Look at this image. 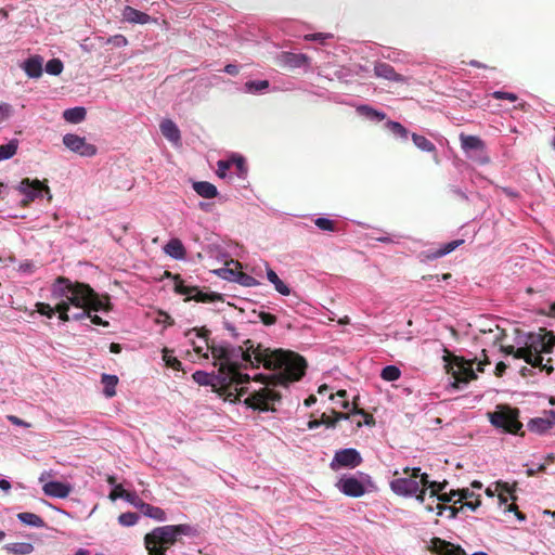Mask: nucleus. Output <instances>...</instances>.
Listing matches in <instances>:
<instances>
[{"label": "nucleus", "instance_id": "obj_52", "mask_svg": "<svg viewBox=\"0 0 555 555\" xmlns=\"http://www.w3.org/2000/svg\"><path fill=\"white\" fill-rule=\"evenodd\" d=\"M436 508L438 509L437 514L442 515L443 511H449L450 518H455L459 514V512L462 509L460 507H456L455 504L453 506H446L444 504L437 503Z\"/></svg>", "mask_w": 555, "mask_h": 555}, {"label": "nucleus", "instance_id": "obj_46", "mask_svg": "<svg viewBox=\"0 0 555 555\" xmlns=\"http://www.w3.org/2000/svg\"><path fill=\"white\" fill-rule=\"evenodd\" d=\"M447 486H448L447 480H444L442 482L431 481L429 483V489H430L429 498L433 499V502H435L436 495L441 493L447 488Z\"/></svg>", "mask_w": 555, "mask_h": 555}, {"label": "nucleus", "instance_id": "obj_24", "mask_svg": "<svg viewBox=\"0 0 555 555\" xmlns=\"http://www.w3.org/2000/svg\"><path fill=\"white\" fill-rule=\"evenodd\" d=\"M411 138L417 149L434 154V159L436 163H438L437 147L431 141H429L426 137L417 133H412Z\"/></svg>", "mask_w": 555, "mask_h": 555}, {"label": "nucleus", "instance_id": "obj_39", "mask_svg": "<svg viewBox=\"0 0 555 555\" xmlns=\"http://www.w3.org/2000/svg\"><path fill=\"white\" fill-rule=\"evenodd\" d=\"M269 88L268 80H250L245 83V89L248 92L256 93L262 92Z\"/></svg>", "mask_w": 555, "mask_h": 555}, {"label": "nucleus", "instance_id": "obj_42", "mask_svg": "<svg viewBox=\"0 0 555 555\" xmlns=\"http://www.w3.org/2000/svg\"><path fill=\"white\" fill-rule=\"evenodd\" d=\"M521 359L525 360L526 363L530 364L532 367L541 369V366L543 364L542 353L527 352L526 351L525 357H521Z\"/></svg>", "mask_w": 555, "mask_h": 555}, {"label": "nucleus", "instance_id": "obj_40", "mask_svg": "<svg viewBox=\"0 0 555 555\" xmlns=\"http://www.w3.org/2000/svg\"><path fill=\"white\" fill-rule=\"evenodd\" d=\"M62 301L55 306L56 312H59V318L63 322H68L70 320V315L68 314L69 306L72 305L68 299L61 298Z\"/></svg>", "mask_w": 555, "mask_h": 555}, {"label": "nucleus", "instance_id": "obj_21", "mask_svg": "<svg viewBox=\"0 0 555 555\" xmlns=\"http://www.w3.org/2000/svg\"><path fill=\"white\" fill-rule=\"evenodd\" d=\"M332 413L334 415L333 417L337 418V422L340 421V420L354 418L356 416H363L365 425L370 426V425H373L375 423L374 417H373L372 414L365 412L362 409H359L354 403H353V409L350 412H348V413L337 412L335 410H333Z\"/></svg>", "mask_w": 555, "mask_h": 555}, {"label": "nucleus", "instance_id": "obj_47", "mask_svg": "<svg viewBox=\"0 0 555 555\" xmlns=\"http://www.w3.org/2000/svg\"><path fill=\"white\" fill-rule=\"evenodd\" d=\"M526 350L527 349H524L522 347L516 349L512 345L501 346L502 352H504L505 354H508V356H513L515 359H521V357H525Z\"/></svg>", "mask_w": 555, "mask_h": 555}, {"label": "nucleus", "instance_id": "obj_28", "mask_svg": "<svg viewBox=\"0 0 555 555\" xmlns=\"http://www.w3.org/2000/svg\"><path fill=\"white\" fill-rule=\"evenodd\" d=\"M87 111L85 107L76 106L65 109L63 118L70 124H79L86 119Z\"/></svg>", "mask_w": 555, "mask_h": 555}, {"label": "nucleus", "instance_id": "obj_22", "mask_svg": "<svg viewBox=\"0 0 555 555\" xmlns=\"http://www.w3.org/2000/svg\"><path fill=\"white\" fill-rule=\"evenodd\" d=\"M280 60L284 65L296 68L307 65L309 57L302 53L283 52L280 55Z\"/></svg>", "mask_w": 555, "mask_h": 555}, {"label": "nucleus", "instance_id": "obj_54", "mask_svg": "<svg viewBox=\"0 0 555 555\" xmlns=\"http://www.w3.org/2000/svg\"><path fill=\"white\" fill-rule=\"evenodd\" d=\"M491 95L496 100H508L511 102H516L518 100V96L512 92L494 91Z\"/></svg>", "mask_w": 555, "mask_h": 555}, {"label": "nucleus", "instance_id": "obj_36", "mask_svg": "<svg viewBox=\"0 0 555 555\" xmlns=\"http://www.w3.org/2000/svg\"><path fill=\"white\" fill-rule=\"evenodd\" d=\"M400 376L401 371L396 365H387L380 372V377L387 382H396Z\"/></svg>", "mask_w": 555, "mask_h": 555}, {"label": "nucleus", "instance_id": "obj_8", "mask_svg": "<svg viewBox=\"0 0 555 555\" xmlns=\"http://www.w3.org/2000/svg\"><path fill=\"white\" fill-rule=\"evenodd\" d=\"M18 190L25 195V198L22 201L24 206H27L36 198L42 197L43 194L48 195L49 201L52 198L49 186L38 179L33 181L28 178L23 179L20 183Z\"/></svg>", "mask_w": 555, "mask_h": 555}, {"label": "nucleus", "instance_id": "obj_41", "mask_svg": "<svg viewBox=\"0 0 555 555\" xmlns=\"http://www.w3.org/2000/svg\"><path fill=\"white\" fill-rule=\"evenodd\" d=\"M139 520V515L133 512L122 513L118 516V522L121 526L130 527L134 526Z\"/></svg>", "mask_w": 555, "mask_h": 555}, {"label": "nucleus", "instance_id": "obj_16", "mask_svg": "<svg viewBox=\"0 0 555 555\" xmlns=\"http://www.w3.org/2000/svg\"><path fill=\"white\" fill-rule=\"evenodd\" d=\"M374 74L376 77L386 79L389 81L404 83L406 78L401 74L397 73L393 66L385 62H377L374 65Z\"/></svg>", "mask_w": 555, "mask_h": 555}, {"label": "nucleus", "instance_id": "obj_5", "mask_svg": "<svg viewBox=\"0 0 555 555\" xmlns=\"http://www.w3.org/2000/svg\"><path fill=\"white\" fill-rule=\"evenodd\" d=\"M519 410L517 408H512L507 404H499L495 408L494 412L488 413L490 423L499 429H502L504 433L512 435H520L525 434L520 430L522 428V423L519 421Z\"/></svg>", "mask_w": 555, "mask_h": 555}, {"label": "nucleus", "instance_id": "obj_18", "mask_svg": "<svg viewBox=\"0 0 555 555\" xmlns=\"http://www.w3.org/2000/svg\"><path fill=\"white\" fill-rule=\"evenodd\" d=\"M552 418L537 417L529 421L527 427L530 431L542 435L555 425V412H551Z\"/></svg>", "mask_w": 555, "mask_h": 555}, {"label": "nucleus", "instance_id": "obj_48", "mask_svg": "<svg viewBox=\"0 0 555 555\" xmlns=\"http://www.w3.org/2000/svg\"><path fill=\"white\" fill-rule=\"evenodd\" d=\"M314 224L323 231L334 232L336 230L335 222L327 218H318L314 220Z\"/></svg>", "mask_w": 555, "mask_h": 555}, {"label": "nucleus", "instance_id": "obj_60", "mask_svg": "<svg viewBox=\"0 0 555 555\" xmlns=\"http://www.w3.org/2000/svg\"><path fill=\"white\" fill-rule=\"evenodd\" d=\"M158 323H164L167 326L173 325L175 321L166 312L159 311L158 318L156 320Z\"/></svg>", "mask_w": 555, "mask_h": 555}, {"label": "nucleus", "instance_id": "obj_57", "mask_svg": "<svg viewBox=\"0 0 555 555\" xmlns=\"http://www.w3.org/2000/svg\"><path fill=\"white\" fill-rule=\"evenodd\" d=\"M456 496L455 490H451L449 493L441 492L438 495H436L435 501L438 500L441 504L442 503H449L453 501V498Z\"/></svg>", "mask_w": 555, "mask_h": 555}, {"label": "nucleus", "instance_id": "obj_30", "mask_svg": "<svg viewBox=\"0 0 555 555\" xmlns=\"http://www.w3.org/2000/svg\"><path fill=\"white\" fill-rule=\"evenodd\" d=\"M463 242H464L463 240H456V241L449 242V243L444 244L442 247L433 251L431 254H428L427 258L428 259H437V258L443 257V256L450 254L451 251H453L456 247H459L461 244H463Z\"/></svg>", "mask_w": 555, "mask_h": 555}, {"label": "nucleus", "instance_id": "obj_17", "mask_svg": "<svg viewBox=\"0 0 555 555\" xmlns=\"http://www.w3.org/2000/svg\"><path fill=\"white\" fill-rule=\"evenodd\" d=\"M43 492L48 496L64 499L70 493V486L61 481H49L43 488Z\"/></svg>", "mask_w": 555, "mask_h": 555}, {"label": "nucleus", "instance_id": "obj_33", "mask_svg": "<svg viewBox=\"0 0 555 555\" xmlns=\"http://www.w3.org/2000/svg\"><path fill=\"white\" fill-rule=\"evenodd\" d=\"M18 149V141L16 139L11 140L7 144L0 145V162L13 157Z\"/></svg>", "mask_w": 555, "mask_h": 555}, {"label": "nucleus", "instance_id": "obj_20", "mask_svg": "<svg viewBox=\"0 0 555 555\" xmlns=\"http://www.w3.org/2000/svg\"><path fill=\"white\" fill-rule=\"evenodd\" d=\"M121 15L124 21L131 24H147L152 20L149 14L141 12L130 5L124 8Z\"/></svg>", "mask_w": 555, "mask_h": 555}, {"label": "nucleus", "instance_id": "obj_59", "mask_svg": "<svg viewBox=\"0 0 555 555\" xmlns=\"http://www.w3.org/2000/svg\"><path fill=\"white\" fill-rule=\"evenodd\" d=\"M124 493H125V489L122 488L121 485H117L115 486V488L111 491L108 498L112 500V501H116L117 499H122L124 498Z\"/></svg>", "mask_w": 555, "mask_h": 555}, {"label": "nucleus", "instance_id": "obj_26", "mask_svg": "<svg viewBox=\"0 0 555 555\" xmlns=\"http://www.w3.org/2000/svg\"><path fill=\"white\" fill-rule=\"evenodd\" d=\"M193 190L204 198H215L218 195L217 188L207 181L194 182Z\"/></svg>", "mask_w": 555, "mask_h": 555}, {"label": "nucleus", "instance_id": "obj_2", "mask_svg": "<svg viewBox=\"0 0 555 555\" xmlns=\"http://www.w3.org/2000/svg\"><path fill=\"white\" fill-rule=\"evenodd\" d=\"M51 296L54 299L66 298L73 306L82 309L81 312L73 314L70 320L88 318L91 311L108 312L113 309L107 294L100 296L89 284L72 282L65 276L55 279L51 286Z\"/></svg>", "mask_w": 555, "mask_h": 555}, {"label": "nucleus", "instance_id": "obj_31", "mask_svg": "<svg viewBox=\"0 0 555 555\" xmlns=\"http://www.w3.org/2000/svg\"><path fill=\"white\" fill-rule=\"evenodd\" d=\"M17 518L25 525L35 528H41L44 526V520L37 514L24 512L17 514Z\"/></svg>", "mask_w": 555, "mask_h": 555}, {"label": "nucleus", "instance_id": "obj_49", "mask_svg": "<svg viewBox=\"0 0 555 555\" xmlns=\"http://www.w3.org/2000/svg\"><path fill=\"white\" fill-rule=\"evenodd\" d=\"M232 166L235 167L236 173L240 177L245 176L247 168L244 157L242 156H233L232 157Z\"/></svg>", "mask_w": 555, "mask_h": 555}, {"label": "nucleus", "instance_id": "obj_62", "mask_svg": "<svg viewBox=\"0 0 555 555\" xmlns=\"http://www.w3.org/2000/svg\"><path fill=\"white\" fill-rule=\"evenodd\" d=\"M481 504V501H480V495H477L476 499L473 501V500H468V501H465L464 503L461 504L460 508H464V507H468L470 508L472 511H476V508Z\"/></svg>", "mask_w": 555, "mask_h": 555}, {"label": "nucleus", "instance_id": "obj_44", "mask_svg": "<svg viewBox=\"0 0 555 555\" xmlns=\"http://www.w3.org/2000/svg\"><path fill=\"white\" fill-rule=\"evenodd\" d=\"M515 487H516L515 483L513 486H511L508 482H505L502 480H499L495 482V490H498L502 493H508L513 501L517 500V498L513 494L515 491Z\"/></svg>", "mask_w": 555, "mask_h": 555}, {"label": "nucleus", "instance_id": "obj_32", "mask_svg": "<svg viewBox=\"0 0 555 555\" xmlns=\"http://www.w3.org/2000/svg\"><path fill=\"white\" fill-rule=\"evenodd\" d=\"M102 384L104 385V395L107 398H112L116 395V385L118 384V377L116 375L103 374Z\"/></svg>", "mask_w": 555, "mask_h": 555}, {"label": "nucleus", "instance_id": "obj_61", "mask_svg": "<svg viewBox=\"0 0 555 555\" xmlns=\"http://www.w3.org/2000/svg\"><path fill=\"white\" fill-rule=\"evenodd\" d=\"M122 499L126 500L127 502L133 504L135 507L140 508L141 500L134 493H131V492L125 490Z\"/></svg>", "mask_w": 555, "mask_h": 555}, {"label": "nucleus", "instance_id": "obj_11", "mask_svg": "<svg viewBox=\"0 0 555 555\" xmlns=\"http://www.w3.org/2000/svg\"><path fill=\"white\" fill-rule=\"evenodd\" d=\"M461 146L465 152H476L477 153V159L481 164H486L489 162V158L485 155V142L476 135H467V134H461L460 135Z\"/></svg>", "mask_w": 555, "mask_h": 555}, {"label": "nucleus", "instance_id": "obj_15", "mask_svg": "<svg viewBox=\"0 0 555 555\" xmlns=\"http://www.w3.org/2000/svg\"><path fill=\"white\" fill-rule=\"evenodd\" d=\"M337 488L344 494L352 498H359L365 493V487L356 477L341 478L337 482Z\"/></svg>", "mask_w": 555, "mask_h": 555}, {"label": "nucleus", "instance_id": "obj_7", "mask_svg": "<svg viewBox=\"0 0 555 555\" xmlns=\"http://www.w3.org/2000/svg\"><path fill=\"white\" fill-rule=\"evenodd\" d=\"M175 291L178 294L185 295L186 300L197 302L222 301V295L214 292H204L197 286H186L180 275L175 276Z\"/></svg>", "mask_w": 555, "mask_h": 555}, {"label": "nucleus", "instance_id": "obj_27", "mask_svg": "<svg viewBox=\"0 0 555 555\" xmlns=\"http://www.w3.org/2000/svg\"><path fill=\"white\" fill-rule=\"evenodd\" d=\"M140 511L143 513L144 516L153 518L158 521H165L166 520V513L163 508L158 506L151 505L149 503H145L143 501H140Z\"/></svg>", "mask_w": 555, "mask_h": 555}, {"label": "nucleus", "instance_id": "obj_12", "mask_svg": "<svg viewBox=\"0 0 555 555\" xmlns=\"http://www.w3.org/2000/svg\"><path fill=\"white\" fill-rule=\"evenodd\" d=\"M390 488L398 495L410 496L420 491V482L411 477H400L390 481Z\"/></svg>", "mask_w": 555, "mask_h": 555}, {"label": "nucleus", "instance_id": "obj_19", "mask_svg": "<svg viewBox=\"0 0 555 555\" xmlns=\"http://www.w3.org/2000/svg\"><path fill=\"white\" fill-rule=\"evenodd\" d=\"M162 134L170 142L177 144L181 141V132L171 119H163L159 124Z\"/></svg>", "mask_w": 555, "mask_h": 555}, {"label": "nucleus", "instance_id": "obj_63", "mask_svg": "<svg viewBox=\"0 0 555 555\" xmlns=\"http://www.w3.org/2000/svg\"><path fill=\"white\" fill-rule=\"evenodd\" d=\"M321 425H325L326 427H335L336 424H337V418H334V417H331L328 415H326L325 413H323L321 415Z\"/></svg>", "mask_w": 555, "mask_h": 555}, {"label": "nucleus", "instance_id": "obj_4", "mask_svg": "<svg viewBox=\"0 0 555 555\" xmlns=\"http://www.w3.org/2000/svg\"><path fill=\"white\" fill-rule=\"evenodd\" d=\"M193 529L188 524L166 525L154 528L144 535V546L149 555H166L178 542L180 535H191Z\"/></svg>", "mask_w": 555, "mask_h": 555}, {"label": "nucleus", "instance_id": "obj_14", "mask_svg": "<svg viewBox=\"0 0 555 555\" xmlns=\"http://www.w3.org/2000/svg\"><path fill=\"white\" fill-rule=\"evenodd\" d=\"M429 551L437 555H466V552L460 546L440 538H433Z\"/></svg>", "mask_w": 555, "mask_h": 555}, {"label": "nucleus", "instance_id": "obj_3", "mask_svg": "<svg viewBox=\"0 0 555 555\" xmlns=\"http://www.w3.org/2000/svg\"><path fill=\"white\" fill-rule=\"evenodd\" d=\"M192 377L198 385L210 386L211 390L220 398L232 403L240 401V398L247 393L248 388L243 385L250 380L248 374L237 372L235 364L220 365L217 376L204 371H196Z\"/></svg>", "mask_w": 555, "mask_h": 555}, {"label": "nucleus", "instance_id": "obj_38", "mask_svg": "<svg viewBox=\"0 0 555 555\" xmlns=\"http://www.w3.org/2000/svg\"><path fill=\"white\" fill-rule=\"evenodd\" d=\"M7 550L13 554L26 555L34 551V546L30 543H12L7 546Z\"/></svg>", "mask_w": 555, "mask_h": 555}, {"label": "nucleus", "instance_id": "obj_50", "mask_svg": "<svg viewBox=\"0 0 555 555\" xmlns=\"http://www.w3.org/2000/svg\"><path fill=\"white\" fill-rule=\"evenodd\" d=\"M37 312L41 315H46L51 319L55 313V308H52L49 304L46 302H37L36 304Z\"/></svg>", "mask_w": 555, "mask_h": 555}, {"label": "nucleus", "instance_id": "obj_58", "mask_svg": "<svg viewBox=\"0 0 555 555\" xmlns=\"http://www.w3.org/2000/svg\"><path fill=\"white\" fill-rule=\"evenodd\" d=\"M330 37H332L330 34L315 33V34L306 35L305 36V40H308V41H320V42L323 43Z\"/></svg>", "mask_w": 555, "mask_h": 555}, {"label": "nucleus", "instance_id": "obj_34", "mask_svg": "<svg viewBox=\"0 0 555 555\" xmlns=\"http://www.w3.org/2000/svg\"><path fill=\"white\" fill-rule=\"evenodd\" d=\"M358 113H360L362 116H365L369 119H376V120H384L386 118V114L383 112H379L369 105H360L357 108Z\"/></svg>", "mask_w": 555, "mask_h": 555}, {"label": "nucleus", "instance_id": "obj_6", "mask_svg": "<svg viewBox=\"0 0 555 555\" xmlns=\"http://www.w3.org/2000/svg\"><path fill=\"white\" fill-rule=\"evenodd\" d=\"M446 352L447 354L443 357V360L446 362L447 372L454 378L452 383L454 388H460L461 384L466 385L477 378L473 370L475 360H465L463 357L454 356L449 351Z\"/></svg>", "mask_w": 555, "mask_h": 555}, {"label": "nucleus", "instance_id": "obj_1", "mask_svg": "<svg viewBox=\"0 0 555 555\" xmlns=\"http://www.w3.org/2000/svg\"><path fill=\"white\" fill-rule=\"evenodd\" d=\"M196 335L204 339L205 348L211 352L216 360L222 361L220 365L237 366V372L241 370V364L234 359L241 357L245 362H249L251 366L258 367L262 364L267 370L279 371L278 373L264 376H255V380H260L267 386H287L289 383L300 380L306 374L307 361L300 354L283 349L270 350L263 348L261 345L254 346L250 339H246L243 347H227L216 346L209 344V331L206 328L196 330ZM281 393L269 387H263L255 390L249 397L244 400V404L253 410L262 412L274 411L270 402L280 401Z\"/></svg>", "mask_w": 555, "mask_h": 555}, {"label": "nucleus", "instance_id": "obj_45", "mask_svg": "<svg viewBox=\"0 0 555 555\" xmlns=\"http://www.w3.org/2000/svg\"><path fill=\"white\" fill-rule=\"evenodd\" d=\"M163 359L167 366L172 367L173 370L179 371L181 369V362L173 356L169 354L168 349L163 350Z\"/></svg>", "mask_w": 555, "mask_h": 555}, {"label": "nucleus", "instance_id": "obj_25", "mask_svg": "<svg viewBox=\"0 0 555 555\" xmlns=\"http://www.w3.org/2000/svg\"><path fill=\"white\" fill-rule=\"evenodd\" d=\"M25 73L30 78H39L42 75V59L34 56L24 62L23 66Z\"/></svg>", "mask_w": 555, "mask_h": 555}, {"label": "nucleus", "instance_id": "obj_9", "mask_svg": "<svg viewBox=\"0 0 555 555\" xmlns=\"http://www.w3.org/2000/svg\"><path fill=\"white\" fill-rule=\"evenodd\" d=\"M64 145L74 153L80 156L91 157L96 154V147L86 141V138L79 137L74 133H67L63 137Z\"/></svg>", "mask_w": 555, "mask_h": 555}, {"label": "nucleus", "instance_id": "obj_51", "mask_svg": "<svg viewBox=\"0 0 555 555\" xmlns=\"http://www.w3.org/2000/svg\"><path fill=\"white\" fill-rule=\"evenodd\" d=\"M217 166H218V169H217V175L220 177V178H224L227 176V171L233 167L232 166V157L230 159H221L217 163Z\"/></svg>", "mask_w": 555, "mask_h": 555}, {"label": "nucleus", "instance_id": "obj_23", "mask_svg": "<svg viewBox=\"0 0 555 555\" xmlns=\"http://www.w3.org/2000/svg\"><path fill=\"white\" fill-rule=\"evenodd\" d=\"M164 250L167 255L175 259H184L186 256V250L179 238H171L164 247Z\"/></svg>", "mask_w": 555, "mask_h": 555}, {"label": "nucleus", "instance_id": "obj_13", "mask_svg": "<svg viewBox=\"0 0 555 555\" xmlns=\"http://www.w3.org/2000/svg\"><path fill=\"white\" fill-rule=\"evenodd\" d=\"M548 331L544 327L539 328L538 332H530L527 334L524 349L527 352L543 353L544 338H547Z\"/></svg>", "mask_w": 555, "mask_h": 555}, {"label": "nucleus", "instance_id": "obj_55", "mask_svg": "<svg viewBox=\"0 0 555 555\" xmlns=\"http://www.w3.org/2000/svg\"><path fill=\"white\" fill-rule=\"evenodd\" d=\"M259 320L262 322V324L270 326L276 323V317L274 314H271L269 312L260 311L258 313Z\"/></svg>", "mask_w": 555, "mask_h": 555}, {"label": "nucleus", "instance_id": "obj_29", "mask_svg": "<svg viewBox=\"0 0 555 555\" xmlns=\"http://www.w3.org/2000/svg\"><path fill=\"white\" fill-rule=\"evenodd\" d=\"M267 278L274 285L275 291L281 295L288 296L291 294L289 287L270 268L267 269Z\"/></svg>", "mask_w": 555, "mask_h": 555}, {"label": "nucleus", "instance_id": "obj_56", "mask_svg": "<svg viewBox=\"0 0 555 555\" xmlns=\"http://www.w3.org/2000/svg\"><path fill=\"white\" fill-rule=\"evenodd\" d=\"M555 347V334L548 331L547 338H544V348L543 353H551Z\"/></svg>", "mask_w": 555, "mask_h": 555}, {"label": "nucleus", "instance_id": "obj_37", "mask_svg": "<svg viewBox=\"0 0 555 555\" xmlns=\"http://www.w3.org/2000/svg\"><path fill=\"white\" fill-rule=\"evenodd\" d=\"M386 127L389 129L391 133H393L397 137H400L403 140H406L409 137L408 129L398 121L389 120L387 121Z\"/></svg>", "mask_w": 555, "mask_h": 555}, {"label": "nucleus", "instance_id": "obj_64", "mask_svg": "<svg viewBox=\"0 0 555 555\" xmlns=\"http://www.w3.org/2000/svg\"><path fill=\"white\" fill-rule=\"evenodd\" d=\"M11 114V105L8 103H0V122L9 118Z\"/></svg>", "mask_w": 555, "mask_h": 555}, {"label": "nucleus", "instance_id": "obj_10", "mask_svg": "<svg viewBox=\"0 0 555 555\" xmlns=\"http://www.w3.org/2000/svg\"><path fill=\"white\" fill-rule=\"evenodd\" d=\"M362 463V457L356 449H343L335 453L334 460L331 463L333 469L338 467L354 468Z\"/></svg>", "mask_w": 555, "mask_h": 555}, {"label": "nucleus", "instance_id": "obj_53", "mask_svg": "<svg viewBox=\"0 0 555 555\" xmlns=\"http://www.w3.org/2000/svg\"><path fill=\"white\" fill-rule=\"evenodd\" d=\"M455 492H456V495H459V500L454 501V504H457V503L462 504L463 500L468 501L475 496L474 492L470 491L468 488L459 489V490H455Z\"/></svg>", "mask_w": 555, "mask_h": 555}, {"label": "nucleus", "instance_id": "obj_43", "mask_svg": "<svg viewBox=\"0 0 555 555\" xmlns=\"http://www.w3.org/2000/svg\"><path fill=\"white\" fill-rule=\"evenodd\" d=\"M63 63L60 59H51L46 64V72L50 75L57 76L63 70Z\"/></svg>", "mask_w": 555, "mask_h": 555}, {"label": "nucleus", "instance_id": "obj_35", "mask_svg": "<svg viewBox=\"0 0 555 555\" xmlns=\"http://www.w3.org/2000/svg\"><path fill=\"white\" fill-rule=\"evenodd\" d=\"M231 273L234 275V281L238 282L241 285L245 287H253L259 285V282L247 273H244L242 271H238L236 273H234V271H231Z\"/></svg>", "mask_w": 555, "mask_h": 555}]
</instances>
